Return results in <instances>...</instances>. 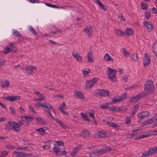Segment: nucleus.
Wrapping results in <instances>:
<instances>
[{
  "instance_id": "obj_9",
  "label": "nucleus",
  "mask_w": 157,
  "mask_h": 157,
  "mask_svg": "<svg viewBox=\"0 0 157 157\" xmlns=\"http://www.w3.org/2000/svg\"><path fill=\"white\" fill-rule=\"evenodd\" d=\"M72 56L75 59L79 62H81L82 60V58L79 54L78 52L76 50H74L72 52Z\"/></svg>"
},
{
  "instance_id": "obj_22",
  "label": "nucleus",
  "mask_w": 157,
  "mask_h": 157,
  "mask_svg": "<svg viewBox=\"0 0 157 157\" xmlns=\"http://www.w3.org/2000/svg\"><path fill=\"white\" fill-rule=\"evenodd\" d=\"M20 99V97L17 96H8L6 98V99L11 101H14Z\"/></svg>"
},
{
  "instance_id": "obj_53",
  "label": "nucleus",
  "mask_w": 157,
  "mask_h": 157,
  "mask_svg": "<svg viewBox=\"0 0 157 157\" xmlns=\"http://www.w3.org/2000/svg\"><path fill=\"white\" fill-rule=\"evenodd\" d=\"M62 30L60 29H57L55 31H52L51 32V33L53 34L56 35L58 33H61Z\"/></svg>"
},
{
  "instance_id": "obj_10",
  "label": "nucleus",
  "mask_w": 157,
  "mask_h": 157,
  "mask_svg": "<svg viewBox=\"0 0 157 157\" xmlns=\"http://www.w3.org/2000/svg\"><path fill=\"white\" fill-rule=\"evenodd\" d=\"M92 31V27L90 25H87L83 30L86 35L88 36H91Z\"/></svg>"
},
{
  "instance_id": "obj_35",
  "label": "nucleus",
  "mask_w": 157,
  "mask_h": 157,
  "mask_svg": "<svg viewBox=\"0 0 157 157\" xmlns=\"http://www.w3.org/2000/svg\"><path fill=\"white\" fill-rule=\"evenodd\" d=\"M127 94L126 93H124L121 94V96H120V98L121 102L125 100L127 98Z\"/></svg>"
},
{
  "instance_id": "obj_47",
  "label": "nucleus",
  "mask_w": 157,
  "mask_h": 157,
  "mask_svg": "<svg viewBox=\"0 0 157 157\" xmlns=\"http://www.w3.org/2000/svg\"><path fill=\"white\" fill-rule=\"evenodd\" d=\"M145 17L147 19H149L151 17V11H147L145 13Z\"/></svg>"
},
{
  "instance_id": "obj_34",
  "label": "nucleus",
  "mask_w": 157,
  "mask_h": 157,
  "mask_svg": "<svg viewBox=\"0 0 157 157\" xmlns=\"http://www.w3.org/2000/svg\"><path fill=\"white\" fill-rule=\"evenodd\" d=\"M2 87L3 89L5 88H7L9 86V82L7 80H6L4 82H2L1 83Z\"/></svg>"
},
{
  "instance_id": "obj_51",
  "label": "nucleus",
  "mask_w": 157,
  "mask_h": 157,
  "mask_svg": "<svg viewBox=\"0 0 157 157\" xmlns=\"http://www.w3.org/2000/svg\"><path fill=\"white\" fill-rule=\"evenodd\" d=\"M7 148L10 150H13L16 148V147L14 145H8L6 146Z\"/></svg>"
},
{
  "instance_id": "obj_33",
  "label": "nucleus",
  "mask_w": 157,
  "mask_h": 157,
  "mask_svg": "<svg viewBox=\"0 0 157 157\" xmlns=\"http://www.w3.org/2000/svg\"><path fill=\"white\" fill-rule=\"evenodd\" d=\"M96 2L97 4L101 7V8L105 11H106V8L105 7L104 5L101 3V1L99 0H96Z\"/></svg>"
},
{
  "instance_id": "obj_29",
  "label": "nucleus",
  "mask_w": 157,
  "mask_h": 157,
  "mask_svg": "<svg viewBox=\"0 0 157 157\" xmlns=\"http://www.w3.org/2000/svg\"><path fill=\"white\" fill-rule=\"evenodd\" d=\"M115 33L118 36H123L125 35L124 33L120 29H116Z\"/></svg>"
},
{
  "instance_id": "obj_40",
  "label": "nucleus",
  "mask_w": 157,
  "mask_h": 157,
  "mask_svg": "<svg viewBox=\"0 0 157 157\" xmlns=\"http://www.w3.org/2000/svg\"><path fill=\"white\" fill-rule=\"evenodd\" d=\"M29 30H30L32 32V33L36 36H37L38 35L37 32L33 29L32 26H29Z\"/></svg>"
},
{
  "instance_id": "obj_39",
  "label": "nucleus",
  "mask_w": 157,
  "mask_h": 157,
  "mask_svg": "<svg viewBox=\"0 0 157 157\" xmlns=\"http://www.w3.org/2000/svg\"><path fill=\"white\" fill-rule=\"evenodd\" d=\"M94 111L93 109H90L88 111V114L91 118H93V120H94L95 117L94 115Z\"/></svg>"
},
{
  "instance_id": "obj_1",
  "label": "nucleus",
  "mask_w": 157,
  "mask_h": 157,
  "mask_svg": "<svg viewBox=\"0 0 157 157\" xmlns=\"http://www.w3.org/2000/svg\"><path fill=\"white\" fill-rule=\"evenodd\" d=\"M154 83L151 80L146 81L144 84V90H147L148 93H153L154 92Z\"/></svg>"
},
{
  "instance_id": "obj_49",
  "label": "nucleus",
  "mask_w": 157,
  "mask_h": 157,
  "mask_svg": "<svg viewBox=\"0 0 157 157\" xmlns=\"http://www.w3.org/2000/svg\"><path fill=\"white\" fill-rule=\"evenodd\" d=\"M15 45V44L14 43H9L8 45V46H9V47L11 49H13V50H15L16 51V48L15 47H14V46Z\"/></svg>"
},
{
  "instance_id": "obj_61",
  "label": "nucleus",
  "mask_w": 157,
  "mask_h": 157,
  "mask_svg": "<svg viewBox=\"0 0 157 157\" xmlns=\"http://www.w3.org/2000/svg\"><path fill=\"white\" fill-rule=\"evenodd\" d=\"M57 144L56 145H58L59 147L60 146H63L64 145V144L60 141H57Z\"/></svg>"
},
{
  "instance_id": "obj_24",
  "label": "nucleus",
  "mask_w": 157,
  "mask_h": 157,
  "mask_svg": "<svg viewBox=\"0 0 157 157\" xmlns=\"http://www.w3.org/2000/svg\"><path fill=\"white\" fill-rule=\"evenodd\" d=\"M82 136L84 138L89 137L90 136V133L87 130H84L82 132Z\"/></svg>"
},
{
  "instance_id": "obj_54",
  "label": "nucleus",
  "mask_w": 157,
  "mask_h": 157,
  "mask_svg": "<svg viewBox=\"0 0 157 157\" xmlns=\"http://www.w3.org/2000/svg\"><path fill=\"white\" fill-rule=\"evenodd\" d=\"M122 109L121 107H116L115 106L114 112H119L122 111Z\"/></svg>"
},
{
  "instance_id": "obj_25",
  "label": "nucleus",
  "mask_w": 157,
  "mask_h": 157,
  "mask_svg": "<svg viewBox=\"0 0 157 157\" xmlns=\"http://www.w3.org/2000/svg\"><path fill=\"white\" fill-rule=\"evenodd\" d=\"M13 153L15 155L16 157H26V153L21 152H17L16 151H13Z\"/></svg>"
},
{
  "instance_id": "obj_50",
  "label": "nucleus",
  "mask_w": 157,
  "mask_h": 157,
  "mask_svg": "<svg viewBox=\"0 0 157 157\" xmlns=\"http://www.w3.org/2000/svg\"><path fill=\"white\" fill-rule=\"evenodd\" d=\"M2 155L1 156L2 157H5L6 156H7L8 155V152L6 151H2L1 152Z\"/></svg>"
},
{
  "instance_id": "obj_5",
  "label": "nucleus",
  "mask_w": 157,
  "mask_h": 157,
  "mask_svg": "<svg viewBox=\"0 0 157 157\" xmlns=\"http://www.w3.org/2000/svg\"><path fill=\"white\" fill-rule=\"evenodd\" d=\"M157 153V147H153L150 148L149 149L143 153L142 154V156L144 157L154 154Z\"/></svg>"
},
{
  "instance_id": "obj_42",
  "label": "nucleus",
  "mask_w": 157,
  "mask_h": 157,
  "mask_svg": "<svg viewBox=\"0 0 157 157\" xmlns=\"http://www.w3.org/2000/svg\"><path fill=\"white\" fill-rule=\"evenodd\" d=\"M13 35L14 36L20 37L21 38H22V36L19 33L18 31L17 30L14 31L13 33Z\"/></svg>"
},
{
  "instance_id": "obj_31",
  "label": "nucleus",
  "mask_w": 157,
  "mask_h": 157,
  "mask_svg": "<svg viewBox=\"0 0 157 157\" xmlns=\"http://www.w3.org/2000/svg\"><path fill=\"white\" fill-rule=\"evenodd\" d=\"M107 124L108 125L113 127L114 128L120 127V126L119 125H118L117 124L111 121H107Z\"/></svg>"
},
{
  "instance_id": "obj_48",
  "label": "nucleus",
  "mask_w": 157,
  "mask_h": 157,
  "mask_svg": "<svg viewBox=\"0 0 157 157\" xmlns=\"http://www.w3.org/2000/svg\"><path fill=\"white\" fill-rule=\"evenodd\" d=\"M131 119L130 117H127L125 118L124 123L128 125H129V124L131 123Z\"/></svg>"
},
{
  "instance_id": "obj_57",
  "label": "nucleus",
  "mask_w": 157,
  "mask_h": 157,
  "mask_svg": "<svg viewBox=\"0 0 157 157\" xmlns=\"http://www.w3.org/2000/svg\"><path fill=\"white\" fill-rule=\"evenodd\" d=\"M10 111L13 114H15L16 113V111L14 108L12 106H10Z\"/></svg>"
},
{
  "instance_id": "obj_46",
  "label": "nucleus",
  "mask_w": 157,
  "mask_h": 157,
  "mask_svg": "<svg viewBox=\"0 0 157 157\" xmlns=\"http://www.w3.org/2000/svg\"><path fill=\"white\" fill-rule=\"evenodd\" d=\"M83 146L82 145H78L74 149L78 153L82 149Z\"/></svg>"
},
{
  "instance_id": "obj_13",
  "label": "nucleus",
  "mask_w": 157,
  "mask_h": 157,
  "mask_svg": "<svg viewBox=\"0 0 157 157\" xmlns=\"http://www.w3.org/2000/svg\"><path fill=\"white\" fill-rule=\"evenodd\" d=\"M11 130L19 132L20 130L19 125L15 121L12 122Z\"/></svg>"
},
{
  "instance_id": "obj_32",
  "label": "nucleus",
  "mask_w": 157,
  "mask_h": 157,
  "mask_svg": "<svg viewBox=\"0 0 157 157\" xmlns=\"http://www.w3.org/2000/svg\"><path fill=\"white\" fill-rule=\"evenodd\" d=\"M81 117L84 120L86 121L88 123L90 122V120L86 114L82 113H80Z\"/></svg>"
},
{
  "instance_id": "obj_8",
  "label": "nucleus",
  "mask_w": 157,
  "mask_h": 157,
  "mask_svg": "<svg viewBox=\"0 0 157 157\" xmlns=\"http://www.w3.org/2000/svg\"><path fill=\"white\" fill-rule=\"evenodd\" d=\"M96 94L100 97H109V90L104 89H98L97 90Z\"/></svg>"
},
{
  "instance_id": "obj_3",
  "label": "nucleus",
  "mask_w": 157,
  "mask_h": 157,
  "mask_svg": "<svg viewBox=\"0 0 157 157\" xmlns=\"http://www.w3.org/2000/svg\"><path fill=\"white\" fill-rule=\"evenodd\" d=\"M147 93L144 92H141L137 94L135 96L131 97L129 100V101L131 103L136 102L140 98L146 96Z\"/></svg>"
},
{
  "instance_id": "obj_19",
  "label": "nucleus",
  "mask_w": 157,
  "mask_h": 157,
  "mask_svg": "<svg viewBox=\"0 0 157 157\" xmlns=\"http://www.w3.org/2000/svg\"><path fill=\"white\" fill-rule=\"evenodd\" d=\"M13 51L15 52L16 50L11 49L9 47V46H7L4 48L3 53L5 54H7Z\"/></svg>"
},
{
  "instance_id": "obj_43",
  "label": "nucleus",
  "mask_w": 157,
  "mask_h": 157,
  "mask_svg": "<svg viewBox=\"0 0 157 157\" xmlns=\"http://www.w3.org/2000/svg\"><path fill=\"white\" fill-rule=\"evenodd\" d=\"M44 103H43L38 102L34 104L35 107L36 108H38L39 107H42L43 108Z\"/></svg>"
},
{
  "instance_id": "obj_59",
  "label": "nucleus",
  "mask_w": 157,
  "mask_h": 157,
  "mask_svg": "<svg viewBox=\"0 0 157 157\" xmlns=\"http://www.w3.org/2000/svg\"><path fill=\"white\" fill-rule=\"evenodd\" d=\"M45 130L43 128H39L37 129H36V131L44 132V133H45Z\"/></svg>"
},
{
  "instance_id": "obj_14",
  "label": "nucleus",
  "mask_w": 157,
  "mask_h": 157,
  "mask_svg": "<svg viewBox=\"0 0 157 157\" xmlns=\"http://www.w3.org/2000/svg\"><path fill=\"white\" fill-rule=\"evenodd\" d=\"M110 135L109 132H99L98 133V136L99 138H104L109 136Z\"/></svg>"
},
{
  "instance_id": "obj_60",
  "label": "nucleus",
  "mask_w": 157,
  "mask_h": 157,
  "mask_svg": "<svg viewBox=\"0 0 157 157\" xmlns=\"http://www.w3.org/2000/svg\"><path fill=\"white\" fill-rule=\"evenodd\" d=\"M77 153L78 152L74 149L70 153V155L71 156H75Z\"/></svg>"
},
{
  "instance_id": "obj_58",
  "label": "nucleus",
  "mask_w": 157,
  "mask_h": 157,
  "mask_svg": "<svg viewBox=\"0 0 157 157\" xmlns=\"http://www.w3.org/2000/svg\"><path fill=\"white\" fill-rule=\"evenodd\" d=\"M154 121L153 120L152 118L151 119H148L145 121V122L148 124L152 123Z\"/></svg>"
},
{
  "instance_id": "obj_44",
  "label": "nucleus",
  "mask_w": 157,
  "mask_h": 157,
  "mask_svg": "<svg viewBox=\"0 0 157 157\" xmlns=\"http://www.w3.org/2000/svg\"><path fill=\"white\" fill-rule=\"evenodd\" d=\"M132 58L134 61L137 62L138 60L137 55L135 53L132 54Z\"/></svg>"
},
{
  "instance_id": "obj_52",
  "label": "nucleus",
  "mask_w": 157,
  "mask_h": 157,
  "mask_svg": "<svg viewBox=\"0 0 157 157\" xmlns=\"http://www.w3.org/2000/svg\"><path fill=\"white\" fill-rule=\"evenodd\" d=\"M123 54L124 55L125 57H127L128 56H130V55L126 51L125 49L124 48H123Z\"/></svg>"
},
{
  "instance_id": "obj_15",
  "label": "nucleus",
  "mask_w": 157,
  "mask_h": 157,
  "mask_svg": "<svg viewBox=\"0 0 157 157\" xmlns=\"http://www.w3.org/2000/svg\"><path fill=\"white\" fill-rule=\"evenodd\" d=\"M104 148H102L100 149H97L94 151H93V155H103V154L105 153V150Z\"/></svg>"
},
{
  "instance_id": "obj_12",
  "label": "nucleus",
  "mask_w": 157,
  "mask_h": 157,
  "mask_svg": "<svg viewBox=\"0 0 157 157\" xmlns=\"http://www.w3.org/2000/svg\"><path fill=\"white\" fill-rule=\"evenodd\" d=\"M143 27L146 29L147 31L150 32L152 31L153 27L152 25L147 21H144L143 22Z\"/></svg>"
},
{
  "instance_id": "obj_37",
  "label": "nucleus",
  "mask_w": 157,
  "mask_h": 157,
  "mask_svg": "<svg viewBox=\"0 0 157 157\" xmlns=\"http://www.w3.org/2000/svg\"><path fill=\"white\" fill-rule=\"evenodd\" d=\"M141 7L142 9L144 10H147L148 8L147 4L144 2H141Z\"/></svg>"
},
{
  "instance_id": "obj_23",
  "label": "nucleus",
  "mask_w": 157,
  "mask_h": 157,
  "mask_svg": "<svg viewBox=\"0 0 157 157\" xmlns=\"http://www.w3.org/2000/svg\"><path fill=\"white\" fill-rule=\"evenodd\" d=\"M112 101L110 103H115L118 102H121L120 98V96L118 95L114 96L112 98Z\"/></svg>"
},
{
  "instance_id": "obj_20",
  "label": "nucleus",
  "mask_w": 157,
  "mask_h": 157,
  "mask_svg": "<svg viewBox=\"0 0 157 157\" xmlns=\"http://www.w3.org/2000/svg\"><path fill=\"white\" fill-rule=\"evenodd\" d=\"M152 47V50L155 55L157 57V41H155Z\"/></svg>"
},
{
  "instance_id": "obj_28",
  "label": "nucleus",
  "mask_w": 157,
  "mask_h": 157,
  "mask_svg": "<svg viewBox=\"0 0 157 157\" xmlns=\"http://www.w3.org/2000/svg\"><path fill=\"white\" fill-rule=\"evenodd\" d=\"M104 59L106 61H113V59L108 53H106L104 57Z\"/></svg>"
},
{
  "instance_id": "obj_7",
  "label": "nucleus",
  "mask_w": 157,
  "mask_h": 157,
  "mask_svg": "<svg viewBox=\"0 0 157 157\" xmlns=\"http://www.w3.org/2000/svg\"><path fill=\"white\" fill-rule=\"evenodd\" d=\"M98 81V78H93L90 80L88 81L85 84L86 89H88L92 88Z\"/></svg>"
},
{
  "instance_id": "obj_17",
  "label": "nucleus",
  "mask_w": 157,
  "mask_h": 157,
  "mask_svg": "<svg viewBox=\"0 0 157 157\" xmlns=\"http://www.w3.org/2000/svg\"><path fill=\"white\" fill-rule=\"evenodd\" d=\"M26 71L29 74H32V73L33 72V70L34 69L35 70H36V67H34L33 66H32L30 65H29L27 66H26Z\"/></svg>"
},
{
  "instance_id": "obj_27",
  "label": "nucleus",
  "mask_w": 157,
  "mask_h": 157,
  "mask_svg": "<svg viewBox=\"0 0 157 157\" xmlns=\"http://www.w3.org/2000/svg\"><path fill=\"white\" fill-rule=\"evenodd\" d=\"M125 32L128 36L132 35L134 33V31L131 28H128L125 29Z\"/></svg>"
},
{
  "instance_id": "obj_62",
  "label": "nucleus",
  "mask_w": 157,
  "mask_h": 157,
  "mask_svg": "<svg viewBox=\"0 0 157 157\" xmlns=\"http://www.w3.org/2000/svg\"><path fill=\"white\" fill-rule=\"evenodd\" d=\"M22 120L21 121H18V123H17L19 125V126L20 127L21 125H23L24 123V120L22 119Z\"/></svg>"
},
{
  "instance_id": "obj_56",
  "label": "nucleus",
  "mask_w": 157,
  "mask_h": 157,
  "mask_svg": "<svg viewBox=\"0 0 157 157\" xmlns=\"http://www.w3.org/2000/svg\"><path fill=\"white\" fill-rule=\"evenodd\" d=\"M6 60L4 59H0V68L3 65L4 63L5 62Z\"/></svg>"
},
{
  "instance_id": "obj_30",
  "label": "nucleus",
  "mask_w": 157,
  "mask_h": 157,
  "mask_svg": "<svg viewBox=\"0 0 157 157\" xmlns=\"http://www.w3.org/2000/svg\"><path fill=\"white\" fill-rule=\"evenodd\" d=\"M111 103H106L105 104H101L100 105V107L103 109H108L109 106L108 105L111 104Z\"/></svg>"
},
{
  "instance_id": "obj_21",
  "label": "nucleus",
  "mask_w": 157,
  "mask_h": 157,
  "mask_svg": "<svg viewBox=\"0 0 157 157\" xmlns=\"http://www.w3.org/2000/svg\"><path fill=\"white\" fill-rule=\"evenodd\" d=\"M53 153L56 155H57L59 152H60V147L58 145H56L55 144L53 149Z\"/></svg>"
},
{
  "instance_id": "obj_64",
  "label": "nucleus",
  "mask_w": 157,
  "mask_h": 157,
  "mask_svg": "<svg viewBox=\"0 0 157 157\" xmlns=\"http://www.w3.org/2000/svg\"><path fill=\"white\" fill-rule=\"evenodd\" d=\"M122 78L124 82H127L128 78L126 75H124L122 77Z\"/></svg>"
},
{
  "instance_id": "obj_41",
  "label": "nucleus",
  "mask_w": 157,
  "mask_h": 157,
  "mask_svg": "<svg viewBox=\"0 0 157 157\" xmlns=\"http://www.w3.org/2000/svg\"><path fill=\"white\" fill-rule=\"evenodd\" d=\"M149 134H147V135H140L138 137H136L135 138V140H140L142 138H147L149 137Z\"/></svg>"
},
{
  "instance_id": "obj_63",
  "label": "nucleus",
  "mask_w": 157,
  "mask_h": 157,
  "mask_svg": "<svg viewBox=\"0 0 157 157\" xmlns=\"http://www.w3.org/2000/svg\"><path fill=\"white\" fill-rule=\"evenodd\" d=\"M139 106L138 104L136 105L133 107V110L137 111L139 108Z\"/></svg>"
},
{
  "instance_id": "obj_45",
  "label": "nucleus",
  "mask_w": 157,
  "mask_h": 157,
  "mask_svg": "<svg viewBox=\"0 0 157 157\" xmlns=\"http://www.w3.org/2000/svg\"><path fill=\"white\" fill-rule=\"evenodd\" d=\"M6 128L7 129L11 130L12 122L11 123L10 121L9 122L6 124Z\"/></svg>"
},
{
  "instance_id": "obj_55",
  "label": "nucleus",
  "mask_w": 157,
  "mask_h": 157,
  "mask_svg": "<svg viewBox=\"0 0 157 157\" xmlns=\"http://www.w3.org/2000/svg\"><path fill=\"white\" fill-rule=\"evenodd\" d=\"M90 69H89V70L87 71H86L85 70H84L83 71L82 73L85 76H86L88 75L89 73H90Z\"/></svg>"
},
{
  "instance_id": "obj_26",
  "label": "nucleus",
  "mask_w": 157,
  "mask_h": 157,
  "mask_svg": "<svg viewBox=\"0 0 157 157\" xmlns=\"http://www.w3.org/2000/svg\"><path fill=\"white\" fill-rule=\"evenodd\" d=\"M93 54L91 52H89L87 54V58L88 59V62L92 63L94 62V60L93 58Z\"/></svg>"
},
{
  "instance_id": "obj_36",
  "label": "nucleus",
  "mask_w": 157,
  "mask_h": 157,
  "mask_svg": "<svg viewBox=\"0 0 157 157\" xmlns=\"http://www.w3.org/2000/svg\"><path fill=\"white\" fill-rule=\"evenodd\" d=\"M56 121L59 124L60 127H62L64 129L67 128V126L63 124L61 121L59 119H57L56 120Z\"/></svg>"
},
{
  "instance_id": "obj_4",
  "label": "nucleus",
  "mask_w": 157,
  "mask_h": 157,
  "mask_svg": "<svg viewBox=\"0 0 157 157\" xmlns=\"http://www.w3.org/2000/svg\"><path fill=\"white\" fill-rule=\"evenodd\" d=\"M43 108L44 110L53 119L54 117L51 114V111L52 110L53 112L55 113V111L53 109L52 105L47 103H45Z\"/></svg>"
},
{
  "instance_id": "obj_6",
  "label": "nucleus",
  "mask_w": 157,
  "mask_h": 157,
  "mask_svg": "<svg viewBox=\"0 0 157 157\" xmlns=\"http://www.w3.org/2000/svg\"><path fill=\"white\" fill-rule=\"evenodd\" d=\"M157 153V147H153L150 148L149 149L143 153L142 154V156L144 157L154 154Z\"/></svg>"
},
{
  "instance_id": "obj_2",
  "label": "nucleus",
  "mask_w": 157,
  "mask_h": 157,
  "mask_svg": "<svg viewBox=\"0 0 157 157\" xmlns=\"http://www.w3.org/2000/svg\"><path fill=\"white\" fill-rule=\"evenodd\" d=\"M117 72L116 70L109 67L108 68L107 75L108 77L112 81L115 82L117 80L116 73Z\"/></svg>"
},
{
  "instance_id": "obj_11",
  "label": "nucleus",
  "mask_w": 157,
  "mask_h": 157,
  "mask_svg": "<svg viewBox=\"0 0 157 157\" xmlns=\"http://www.w3.org/2000/svg\"><path fill=\"white\" fill-rule=\"evenodd\" d=\"M150 63L151 60L149 57L145 53L143 60V63L144 66L146 67L148 66Z\"/></svg>"
},
{
  "instance_id": "obj_16",
  "label": "nucleus",
  "mask_w": 157,
  "mask_h": 157,
  "mask_svg": "<svg viewBox=\"0 0 157 157\" xmlns=\"http://www.w3.org/2000/svg\"><path fill=\"white\" fill-rule=\"evenodd\" d=\"M149 113L147 111H143L137 114V117L139 118H144L149 116Z\"/></svg>"
},
{
  "instance_id": "obj_38",
  "label": "nucleus",
  "mask_w": 157,
  "mask_h": 157,
  "mask_svg": "<svg viewBox=\"0 0 157 157\" xmlns=\"http://www.w3.org/2000/svg\"><path fill=\"white\" fill-rule=\"evenodd\" d=\"M25 118V120L28 121H32L34 119V117H27V116H22L21 119H23V118Z\"/></svg>"
},
{
  "instance_id": "obj_18",
  "label": "nucleus",
  "mask_w": 157,
  "mask_h": 157,
  "mask_svg": "<svg viewBox=\"0 0 157 157\" xmlns=\"http://www.w3.org/2000/svg\"><path fill=\"white\" fill-rule=\"evenodd\" d=\"M75 96L79 98L84 99L85 97L84 96L82 92L79 91H76L74 93Z\"/></svg>"
}]
</instances>
